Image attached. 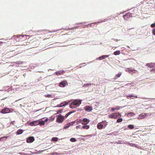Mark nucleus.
I'll list each match as a JSON object with an SVG mask.
<instances>
[{
  "instance_id": "obj_58",
  "label": "nucleus",
  "mask_w": 155,
  "mask_h": 155,
  "mask_svg": "<svg viewBox=\"0 0 155 155\" xmlns=\"http://www.w3.org/2000/svg\"><path fill=\"white\" fill-rule=\"evenodd\" d=\"M80 127H81V126L80 125H78V126H77V128H80Z\"/></svg>"
},
{
  "instance_id": "obj_44",
  "label": "nucleus",
  "mask_w": 155,
  "mask_h": 155,
  "mask_svg": "<svg viewBox=\"0 0 155 155\" xmlns=\"http://www.w3.org/2000/svg\"><path fill=\"white\" fill-rule=\"evenodd\" d=\"M51 95H50V94H47L46 95H45V96L46 97H51Z\"/></svg>"
},
{
  "instance_id": "obj_17",
  "label": "nucleus",
  "mask_w": 155,
  "mask_h": 155,
  "mask_svg": "<svg viewBox=\"0 0 155 155\" xmlns=\"http://www.w3.org/2000/svg\"><path fill=\"white\" fill-rule=\"evenodd\" d=\"M102 124L103 125V127H104V128L107 125V123L105 120H104L102 121Z\"/></svg>"
},
{
  "instance_id": "obj_27",
  "label": "nucleus",
  "mask_w": 155,
  "mask_h": 155,
  "mask_svg": "<svg viewBox=\"0 0 155 155\" xmlns=\"http://www.w3.org/2000/svg\"><path fill=\"white\" fill-rule=\"evenodd\" d=\"M120 51L119 50H118V51H115L114 52V54L115 55H119L120 54Z\"/></svg>"
},
{
  "instance_id": "obj_2",
  "label": "nucleus",
  "mask_w": 155,
  "mask_h": 155,
  "mask_svg": "<svg viewBox=\"0 0 155 155\" xmlns=\"http://www.w3.org/2000/svg\"><path fill=\"white\" fill-rule=\"evenodd\" d=\"M13 110H14L12 108L6 107L2 109L1 111V113L2 114H7L12 112Z\"/></svg>"
},
{
  "instance_id": "obj_39",
  "label": "nucleus",
  "mask_w": 155,
  "mask_h": 155,
  "mask_svg": "<svg viewBox=\"0 0 155 155\" xmlns=\"http://www.w3.org/2000/svg\"><path fill=\"white\" fill-rule=\"evenodd\" d=\"M71 114L70 112H68L67 114H66L64 116V117H67L69 115Z\"/></svg>"
},
{
  "instance_id": "obj_63",
  "label": "nucleus",
  "mask_w": 155,
  "mask_h": 155,
  "mask_svg": "<svg viewBox=\"0 0 155 155\" xmlns=\"http://www.w3.org/2000/svg\"><path fill=\"white\" fill-rule=\"evenodd\" d=\"M80 110L78 109H76V111H79Z\"/></svg>"
},
{
  "instance_id": "obj_22",
  "label": "nucleus",
  "mask_w": 155,
  "mask_h": 155,
  "mask_svg": "<svg viewBox=\"0 0 155 155\" xmlns=\"http://www.w3.org/2000/svg\"><path fill=\"white\" fill-rule=\"evenodd\" d=\"M128 128L130 129H133L134 128V126L133 125L130 124L128 126Z\"/></svg>"
},
{
  "instance_id": "obj_52",
  "label": "nucleus",
  "mask_w": 155,
  "mask_h": 155,
  "mask_svg": "<svg viewBox=\"0 0 155 155\" xmlns=\"http://www.w3.org/2000/svg\"><path fill=\"white\" fill-rule=\"evenodd\" d=\"M48 118H46L44 121H45V122H46L48 121Z\"/></svg>"
},
{
  "instance_id": "obj_60",
  "label": "nucleus",
  "mask_w": 155,
  "mask_h": 155,
  "mask_svg": "<svg viewBox=\"0 0 155 155\" xmlns=\"http://www.w3.org/2000/svg\"><path fill=\"white\" fill-rule=\"evenodd\" d=\"M31 154H24V155H31Z\"/></svg>"
},
{
  "instance_id": "obj_11",
  "label": "nucleus",
  "mask_w": 155,
  "mask_h": 155,
  "mask_svg": "<svg viewBox=\"0 0 155 155\" xmlns=\"http://www.w3.org/2000/svg\"><path fill=\"white\" fill-rule=\"evenodd\" d=\"M83 123L84 124H87L90 122V120L87 118H84L82 120Z\"/></svg>"
},
{
  "instance_id": "obj_42",
  "label": "nucleus",
  "mask_w": 155,
  "mask_h": 155,
  "mask_svg": "<svg viewBox=\"0 0 155 155\" xmlns=\"http://www.w3.org/2000/svg\"><path fill=\"white\" fill-rule=\"evenodd\" d=\"M62 111H63L62 109L60 110H58L57 111V113L56 114H58L59 113H61L62 112Z\"/></svg>"
},
{
  "instance_id": "obj_6",
  "label": "nucleus",
  "mask_w": 155,
  "mask_h": 155,
  "mask_svg": "<svg viewBox=\"0 0 155 155\" xmlns=\"http://www.w3.org/2000/svg\"><path fill=\"white\" fill-rule=\"evenodd\" d=\"M67 84L66 81H62L59 83V86L61 87H64Z\"/></svg>"
},
{
  "instance_id": "obj_53",
  "label": "nucleus",
  "mask_w": 155,
  "mask_h": 155,
  "mask_svg": "<svg viewBox=\"0 0 155 155\" xmlns=\"http://www.w3.org/2000/svg\"><path fill=\"white\" fill-rule=\"evenodd\" d=\"M58 153H53L52 155H57Z\"/></svg>"
},
{
  "instance_id": "obj_5",
  "label": "nucleus",
  "mask_w": 155,
  "mask_h": 155,
  "mask_svg": "<svg viewBox=\"0 0 155 155\" xmlns=\"http://www.w3.org/2000/svg\"><path fill=\"white\" fill-rule=\"evenodd\" d=\"M38 120L33 121L30 122L29 125L31 126H35L38 125Z\"/></svg>"
},
{
  "instance_id": "obj_28",
  "label": "nucleus",
  "mask_w": 155,
  "mask_h": 155,
  "mask_svg": "<svg viewBox=\"0 0 155 155\" xmlns=\"http://www.w3.org/2000/svg\"><path fill=\"white\" fill-rule=\"evenodd\" d=\"M76 123L77 124H79V123H81L82 124H84V123H83V122H82V120L81 119H79V120L77 121L76 120Z\"/></svg>"
},
{
  "instance_id": "obj_56",
  "label": "nucleus",
  "mask_w": 155,
  "mask_h": 155,
  "mask_svg": "<svg viewBox=\"0 0 155 155\" xmlns=\"http://www.w3.org/2000/svg\"><path fill=\"white\" fill-rule=\"evenodd\" d=\"M15 121H12L11 123H10V124H12L13 125L14 124V123L15 122Z\"/></svg>"
},
{
  "instance_id": "obj_31",
  "label": "nucleus",
  "mask_w": 155,
  "mask_h": 155,
  "mask_svg": "<svg viewBox=\"0 0 155 155\" xmlns=\"http://www.w3.org/2000/svg\"><path fill=\"white\" fill-rule=\"evenodd\" d=\"M71 126V125H69V124H66V125L65 126H64V129H66L68 127H69Z\"/></svg>"
},
{
  "instance_id": "obj_24",
  "label": "nucleus",
  "mask_w": 155,
  "mask_h": 155,
  "mask_svg": "<svg viewBox=\"0 0 155 155\" xmlns=\"http://www.w3.org/2000/svg\"><path fill=\"white\" fill-rule=\"evenodd\" d=\"M126 71H128L129 73L133 72L134 70L131 69L130 68H127L126 69Z\"/></svg>"
},
{
  "instance_id": "obj_12",
  "label": "nucleus",
  "mask_w": 155,
  "mask_h": 155,
  "mask_svg": "<svg viewBox=\"0 0 155 155\" xmlns=\"http://www.w3.org/2000/svg\"><path fill=\"white\" fill-rule=\"evenodd\" d=\"M128 144L132 147H135L137 148L138 149H140L141 148L140 147H138V145L136 144L128 143Z\"/></svg>"
},
{
  "instance_id": "obj_29",
  "label": "nucleus",
  "mask_w": 155,
  "mask_h": 155,
  "mask_svg": "<svg viewBox=\"0 0 155 155\" xmlns=\"http://www.w3.org/2000/svg\"><path fill=\"white\" fill-rule=\"evenodd\" d=\"M55 74L57 75H61L62 74V71H56L55 72Z\"/></svg>"
},
{
  "instance_id": "obj_7",
  "label": "nucleus",
  "mask_w": 155,
  "mask_h": 155,
  "mask_svg": "<svg viewBox=\"0 0 155 155\" xmlns=\"http://www.w3.org/2000/svg\"><path fill=\"white\" fill-rule=\"evenodd\" d=\"M84 109L87 111H91L93 109L92 107L90 106H85L84 108Z\"/></svg>"
},
{
  "instance_id": "obj_19",
  "label": "nucleus",
  "mask_w": 155,
  "mask_h": 155,
  "mask_svg": "<svg viewBox=\"0 0 155 155\" xmlns=\"http://www.w3.org/2000/svg\"><path fill=\"white\" fill-rule=\"evenodd\" d=\"M132 97H135L136 98H137V96H133L132 95L127 96V98L128 99H129V98L132 99Z\"/></svg>"
},
{
  "instance_id": "obj_25",
  "label": "nucleus",
  "mask_w": 155,
  "mask_h": 155,
  "mask_svg": "<svg viewBox=\"0 0 155 155\" xmlns=\"http://www.w3.org/2000/svg\"><path fill=\"white\" fill-rule=\"evenodd\" d=\"M8 137L7 136H4L3 137L0 138V141H3V140H6L7 139Z\"/></svg>"
},
{
  "instance_id": "obj_21",
  "label": "nucleus",
  "mask_w": 155,
  "mask_h": 155,
  "mask_svg": "<svg viewBox=\"0 0 155 155\" xmlns=\"http://www.w3.org/2000/svg\"><path fill=\"white\" fill-rule=\"evenodd\" d=\"M121 74H122V73L121 72L117 74L116 75V76L114 78V79L115 80L116 79V78H117L120 77V76L121 75Z\"/></svg>"
},
{
  "instance_id": "obj_47",
  "label": "nucleus",
  "mask_w": 155,
  "mask_h": 155,
  "mask_svg": "<svg viewBox=\"0 0 155 155\" xmlns=\"http://www.w3.org/2000/svg\"><path fill=\"white\" fill-rule=\"evenodd\" d=\"M151 27L152 28H153V27H155V23H153V24H152L151 25Z\"/></svg>"
},
{
  "instance_id": "obj_37",
  "label": "nucleus",
  "mask_w": 155,
  "mask_h": 155,
  "mask_svg": "<svg viewBox=\"0 0 155 155\" xmlns=\"http://www.w3.org/2000/svg\"><path fill=\"white\" fill-rule=\"evenodd\" d=\"M76 122V120H75L74 121H73L69 123V125H71V126L73 124H74Z\"/></svg>"
},
{
  "instance_id": "obj_45",
  "label": "nucleus",
  "mask_w": 155,
  "mask_h": 155,
  "mask_svg": "<svg viewBox=\"0 0 155 155\" xmlns=\"http://www.w3.org/2000/svg\"><path fill=\"white\" fill-rule=\"evenodd\" d=\"M80 136L84 137L88 136L90 137H91L92 136L91 135H85V136L80 135Z\"/></svg>"
},
{
  "instance_id": "obj_18",
  "label": "nucleus",
  "mask_w": 155,
  "mask_h": 155,
  "mask_svg": "<svg viewBox=\"0 0 155 155\" xmlns=\"http://www.w3.org/2000/svg\"><path fill=\"white\" fill-rule=\"evenodd\" d=\"M118 133V132L117 131H116L113 132H112L110 134H107V135H114L115 136H116L117 134H117Z\"/></svg>"
},
{
  "instance_id": "obj_10",
  "label": "nucleus",
  "mask_w": 155,
  "mask_h": 155,
  "mask_svg": "<svg viewBox=\"0 0 155 155\" xmlns=\"http://www.w3.org/2000/svg\"><path fill=\"white\" fill-rule=\"evenodd\" d=\"M97 128L99 129H101L103 127V125L102 124V122L99 123L97 125Z\"/></svg>"
},
{
  "instance_id": "obj_62",
  "label": "nucleus",
  "mask_w": 155,
  "mask_h": 155,
  "mask_svg": "<svg viewBox=\"0 0 155 155\" xmlns=\"http://www.w3.org/2000/svg\"><path fill=\"white\" fill-rule=\"evenodd\" d=\"M127 129V128H126L124 129V130H126Z\"/></svg>"
},
{
  "instance_id": "obj_4",
  "label": "nucleus",
  "mask_w": 155,
  "mask_h": 155,
  "mask_svg": "<svg viewBox=\"0 0 155 155\" xmlns=\"http://www.w3.org/2000/svg\"><path fill=\"white\" fill-rule=\"evenodd\" d=\"M35 140V138L34 137L30 136L28 137L26 139V142L28 143H31Z\"/></svg>"
},
{
  "instance_id": "obj_57",
  "label": "nucleus",
  "mask_w": 155,
  "mask_h": 155,
  "mask_svg": "<svg viewBox=\"0 0 155 155\" xmlns=\"http://www.w3.org/2000/svg\"><path fill=\"white\" fill-rule=\"evenodd\" d=\"M41 79H42V77H40L39 79H38V81H39L41 80Z\"/></svg>"
},
{
  "instance_id": "obj_9",
  "label": "nucleus",
  "mask_w": 155,
  "mask_h": 155,
  "mask_svg": "<svg viewBox=\"0 0 155 155\" xmlns=\"http://www.w3.org/2000/svg\"><path fill=\"white\" fill-rule=\"evenodd\" d=\"M146 66L150 68L155 67V63H147L146 64Z\"/></svg>"
},
{
  "instance_id": "obj_16",
  "label": "nucleus",
  "mask_w": 155,
  "mask_h": 155,
  "mask_svg": "<svg viewBox=\"0 0 155 155\" xmlns=\"http://www.w3.org/2000/svg\"><path fill=\"white\" fill-rule=\"evenodd\" d=\"M87 124H84L82 127V128L84 129H88L89 128V126L88 125H87Z\"/></svg>"
},
{
  "instance_id": "obj_3",
  "label": "nucleus",
  "mask_w": 155,
  "mask_h": 155,
  "mask_svg": "<svg viewBox=\"0 0 155 155\" xmlns=\"http://www.w3.org/2000/svg\"><path fill=\"white\" fill-rule=\"evenodd\" d=\"M81 100L77 99L73 101L72 103V104L78 107L79 106L80 104H81Z\"/></svg>"
},
{
  "instance_id": "obj_55",
  "label": "nucleus",
  "mask_w": 155,
  "mask_h": 155,
  "mask_svg": "<svg viewBox=\"0 0 155 155\" xmlns=\"http://www.w3.org/2000/svg\"><path fill=\"white\" fill-rule=\"evenodd\" d=\"M104 56L105 58L108 57L109 56L108 55H104Z\"/></svg>"
},
{
  "instance_id": "obj_46",
  "label": "nucleus",
  "mask_w": 155,
  "mask_h": 155,
  "mask_svg": "<svg viewBox=\"0 0 155 155\" xmlns=\"http://www.w3.org/2000/svg\"><path fill=\"white\" fill-rule=\"evenodd\" d=\"M120 107L117 106L115 108V110H119L120 109Z\"/></svg>"
},
{
  "instance_id": "obj_30",
  "label": "nucleus",
  "mask_w": 155,
  "mask_h": 155,
  "mask_svg": "<svg viewBox=\"0 0 155 155\" xmlns=\"http://www.w3.org/2000/svg\"><path fill=\"white\" fill-rule=\"evenodd\" d=\"M70 141H71V142H75L77 141L76 139L75 138H71L70 139Z\"/></svg>"
},
{
  "instance_id": "obj_48",
  "label": "nucleus",
  "mask_w": 155,
  "mask_h": 155,
  "mask_svg": "<svg viewBox=\"0 0 155 155\" xmlns=\"http://www.w3.org/2000/svg\"><path fill=\"white\" fill-rule=\"evenodd\" d=\"M70 108L71 109H73L75 108V107L73 106V105H71L70 106Z\"/></svg>"
},
{
  "instance_id": "obj_59",
  "label": "nucleus",
  "mask_w": 155,
  "mask_h": 155,
  "mask_svg": "<svg viewBox=\"0 0 155 155\" xmlns=\"http://www.w3.org/2000/svg\"><path fill=\"white\" fill-rule=\"evenodd\" d=\"M3 42H0V45H2V44L3 43Z\"/></svg>"
},
{
  "instance_id": "obj_64",
  "label": "nucleus",
  "mask_w": 155,
  "mask_h": 155,
  "mask_svg": "<svg viewBox=\"0 0 155 155\" xmlns=\"http://www.w3.org/2000/svg\"><path fill=\"white\" fill-rule=\"evenodd\" d=\"M33 154H37V153H36V152H35L33 153Z\"/></svg>"
},
{
  "instance_id": "obj_23",
  "label": "nucleus",
  "mask_w": 155,
  "mask_h": 155,
  "mask_svg": "<svg viewBox=\"0 0 155 155\" xmlns=\"http://www.w3.org/2000/svg\"><path fill=\"white\" fill-rule=\"evenodd\" d=\"M58 140V138L57 137H53L51 139V141L54 142H56Z\"/></svg>"
},
{
  "instance_id": "obj_34",
  "label": "nucleus",
  "mask_w": 155,
  "mask_h": 155,
  "mask_svg": "<svg viewBox=\"0 0 155 155\" xmlns=\"http://www.w3.org/2000/svg\"><path fill=\"white\" fill-rule=\"evenodd\" d=\"M25 36V35H14V37H16L17 38H20L21 36L22 37H24Z\"/></svg>"
},
{
  "instance_id": "obj_1",
  "label": "nucleus",
  "mask_w": 155,
  "mask_h": 155,
  "mask_svg": "<svg viewBox=\"0 0 155 155\" xmlns=\"http://www.w3.org/2000/svg\"><path fill=\"white\" fill-rule=\"evenodd\" d=\"M56 116L57 117L56 122L59 123H62L64 119V117L61 114L57 115Z\"/></svg>"
},
{
  "instance_id": "obj_41",
  "label": "nucleus",
  "mask_w": 155,
  "mask_h": 155,
  "mask_svg": "<svg viewBox=\"0 0 155 155\" xmlns=\"http://www.w3.org/2000/svg\"><path fill=\"white\" fill-rule=\"evenodd\" d=\"M63 102L64 103V104H63V105H64V106H65L66 105H67L68 104V102H66V101H64Z\"/></svg>"
},
{
  "instance_id": "obj_50",
  "label": "nucleus",
  "mask_w": 155,
  "mask_h": 155,
  "mask_svg": "<svg viewBox=\"0 0 155 155\" xmlns=\"http://www.w3.org/2000/svg\"><path fill=\"white\" fill-rule=\"evenodd\" d=\"M76 111V110H73L72 111H70V112L71 113V114L73 113H74Z\"/></svg>"
},
{
  "instance_id": "obj_51",
  "label": "nucleus",
  "mask_w": 155,
  "mask_h": 155,
  "mask_svg": "<svg viewBox=\"0 0 155 155\" xmlns=\"http://www.w3.org/2000/svg\"><path fill=\"white\" fill-rule=\"evenodd\" d=\"M115 110V108L114 107H112L111 108V110L113 112Z\"/></svg>"
},
{
  "instance_id": "obj_33",
  "label": "nucleus",
  "mask_w": 155,
  "mask_h": 155,
  "mask_svg": "<svg viewBox=\"0 0 155 155\" xmlns=\"http://www.w3.org/2000/svg\"><path fill=\"white\" fill-rule=\"evenodd\" d=\"M104 58H105L104 57V55H103V56H101L99 57V58H97V60L99 59V60H101L104 59Z\"/></svg>"
},
{
  "instance_id": "obj_15",
  "label": "nucleus",
  "mask_w": 155,
  "mask_h": 155,
  "mask_svg": "<svg viewBox=\"0 0 155 155\" xmlns=\"http://www.w3.org/2000/svg\"><path fill=\"white\" fill-rule=\"evenodd\" d=\"M23 130L19 129V130H18L16 132V133H17V134L19 135V134H21L23 133Z\"/></svg>"
},
{
  "instance_id": "obj_36",
  "label": "nucleus",
  "mask_w": 155,
  "mask_h": 155,
  "mask_svg": "<svg viewBox=\"0 0 155 155\" xmlns=\"http://www.w3.org/2000/svg\"><path fill=\"white\" fill-rule=\"evenodd\" d=\"M91 84H84L83 85V87H87L90 86L91 85Z\"/></svg>"
},
{
  "instance_id": "obj_8",
  "label": "nucleus",
  "mask_w": 155,
  "mask_h": 155,
  "mask_svg": "<svg viewBox=\"0 0 155 155\" xmlns=\"http://www.w3.org/2000/svg\"><path fill=\"white\" fill-rule=\"evenodd\" d=\"M132 15L131 13H127V15H123L124 18L125 20H127L128 18L132 16Z\"/></svg>"
},
{
  "instance_id": "obj_43",
  "label": "nucleus",
  "mask_w": 155,
  "mask_h": 155,
  "mask_svg": "<svg viewBox=\"0 0 155 155\" xmlns=\"http://www.w3.org/2000/svg\"><path fill=\"white\" fill-rule=\"evenodd\" d=\"M153 34L155 36V28L153 29L152 31Z\"/></svg>"
},
{
  "instance_id": "obj_20",
  "label": "nucleus",
  "mask_w": 155,
  "mask_h": 155,
  "mask_svg": "<svg viewBox=\"0 0 155 155\" xmlns=\"http://www.w3.org/2000/svg\"><path fill=\"white\" fill-rule=\"evenodd\" d=\"M115 113H113L112 114H110L109 115V117L110 118L115 119Z\"/></svg>"
},
{
  "instance_id": "obj_32",
  "label": "nucleus",
  "mask_w": 155,
  "mask_h": 155,
  "mask_svg": "<svg viewBox=\"0 0 155 155\" xmlns=\"http://www.w3.org/2000/svg\"><path fill=\"white\" fill-rule=\"evenodd\" d=\"M123 119L122 118H120L117 119V123H120L122 121Z\"/></svg>"
},
{
  "instance_id": "obj_13",
  "label": "nucleus",
  "mask_w": 155,
  "mask_h": 155,
  "mask_svg": "<svg viewBox=\"0 0 155 155\" xmlns=\"http://www.w3.org/2000/svg\"><path fill=\"white\" fill-rule=\"evenodd\" d=\"M38 125H39L40 126H43L45 124V121H44V120L41 119L38 120Z\"/></svg>"
},
{
  "instance_id": "obj_40",
  "label": "nucleus",
  "mask_w": 155,
  "mask_h": 155,
  "mask_svg": "<svg viewBox=\"0 0 155 155\" xmlns=\"http://www.w3.org/2000/svg\"><path fill=\"white\" fill-rule=\"evenodd\" d=\"M44 150H39V151H38L36 152V153H37V154H40L41 153L43 152L44 151Z\"/></svg>"
},
{
  "instance_id": "obj_49",
  "label": "nucleus",
  "mask_w": 155,
  "mask_h": 155,
  "mask_svg": "<svg viewBox=\"0 0 155 155\" xmlns=\"http://www.w3.org/2000/svg\"><path fill=\"white\" fill-rule=\"evenodd\" d=\"M22 63V62L21 61H16V64H21Z\"/></svg>"
},
{
  "instance_id": "obj_61",
  "label": "nucleus",
  "mask_w": 155,
  "mask_h": 155,
  "mask_svg": "<svg viewBox=\"0 0 155 155\" xmlns=\"http://www.w3.org/2000/svg\"><path fill=\"white\" fill-rule=\"evenodd\" d=\"M113 40L116 41H118V40L117 39H113Z\"/></svg>"
},
{
  "instance_id": "obj_14",
  "label": "nucleus",
  "mask_w": 155,
  "mask_h": 155,
  "mask_svg": "<svg viewBox=\"0 0 155 155\" xmlns=\"http://www.w3.org/2000/svg\"><path fill=\"white\" fill-rule=\"evenodd\" d=\"M115 119H117L118 117H121V115L119 112L115 113Z\"/></svg>"
},
{
  "instance_id": "obj_38",
  "label": "nucleus",
  "mask_w": 155,
  "mask_h": 155,
  "mask_svg": "<svg viewBox=\"0 0 155 155\" xmlns=\"http://www.w3.org/2000/svg\"><path fill=\"white\" fill-rule=\"evenodd\" d=\"M134 115V113L131 112L129 113L128 114V116H133Z\"/></svg>"
},
{
  "instance_id": "obj_35",
  "label": "nucleus",
  "mask_w": 155,
  "mask_h": 155,
  "mask_svg": "<svg viewBox=\"0 0 155 155\" xmlns=\"http://www.w3.org/2000/svg\"><path fill=\"white\" fill-rule=\"evenodd\" d=\"M55 118V117L51 116L50 117V119H49V120L51 121H52L54 120Z\"/></svg>"
},
{
  "instance_id": "obj_26",
  "label": "nucleus",
  "mask_w": 155,
  "mask_h": 155,
  "mask_svg": "<svg viewBox=\"0 0 155 155\" xmlns=\"http://www.w3.org/2000/svg\"><path fill=\"white\" fill-rule=\"evenodd\" d=\"M63 104H64L63 102H62L60 104H58L56 106H54V107H64V105H63Z\"/></svg>"
},
{
  "instance_id": "obj_54",
  "label": "nucleus",
  "mask_w": 155,
  "mask_h": 155,
  "mask_svg": "<svg viewBox=\"0 0 155 155\" xmlns=\"http://www.w3.org/2000/svg\"><path fill=\"white\" fill-rule=\"evenodd\" d=\"M151 71H153V72H155V68H153L152 69H151Z\"/></svg>"
}]
</instances>
